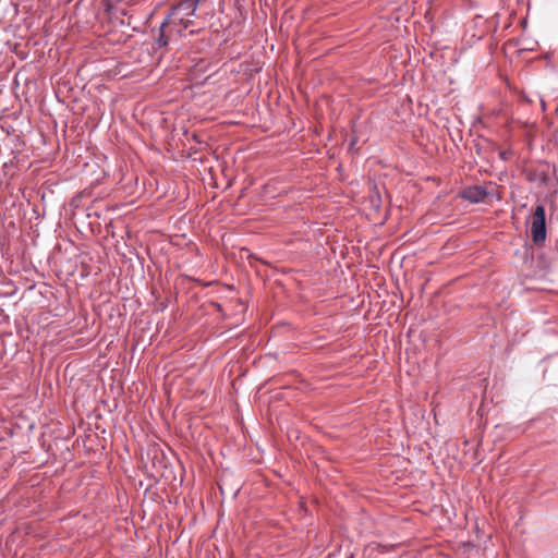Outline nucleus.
<instances>
[{
    "mask_svg": "<svg viewBox=\"0 0 558 558\" xmlns=\"http://www.w3.org/2000/svg\"><path fill=\"white\" fill-rule=\"evenodd\" d=\"M196 13L195 3L182 0L172 5L161 22L157 36H155L154 49L167 48L173 38H179L183 32L194 25L191 20Z\"/></svg>",
    "mask_w": 558,
    "mask_h": 558,
    "instance_id": "nucleus-1",
    "label": "nucleus"
},
{
    "mask_svg": "<svg viewBox=\"0 0 558 558\" xmlns=\"http://www.w3.org/2000/svg\"><path fill=\"white\" fill-rule=\"evenodd\" d=\"M531 235L535 245L542 244L546 240V218L545 207L537 205L531 222Z\"/></svg>",
    "mask_w": 558,
    "mask_h": 558,
    "instance_id": "nucleus-2",
    "label": "nucleus"
},
{
    "mask_svg": "<svg viewBox=\"0 0 558 558\" xmlns=\"http://www.w3.org/2000/svg\"><path fill=\"white\" fill-rule=\"evenodd\" d=\"M489 195H490V192L487 191L486 187L481 186V185L466 186L461 192V197L465 201L473 203V204L484 202L485 198Z\"/></svg>",
    "mask_w": 558,
    "mask_h": 558,
    "instance_id": "nucleus-3",
    "label": "nucleus"
}]
</instances>
